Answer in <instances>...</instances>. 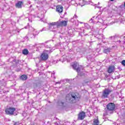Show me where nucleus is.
I'll return each instance as SVG.
<instances>
[{"label":"nucleus","instance_id":"nucleus-1","mask_svg":"<svg viewBox=\"0 0 125 125\" xmlns=\"http://www.w3.org/2000/svg\"><path fill=\"white\" fill-rule=\"evenodd\" d=\"M80 99L79 94L77 93H73L66 96V100L69 103H76Z\"/></svg>","mask_w":125,"mask_h":125},{"label":"nucleus","instance_id":"nucleus-2","mask_svg":"<svg viewBox=\"0 0 125 125\" xmlns=\"http://www.w3.org/2000/svg\"><path fill=\"white\" fill-rule=\"evenodd\" d=\"M50 52H52V51L51 50H46L43 51L42 54L41 56V58L43 61L47 60L48 59V54L50 53Z\"/></svg>","mask_w":125,"mask_h":125},{"label":"nucleus","instance_id":"nucleus-3","mask_svg":"<svg viewBox=\"0 0 125 125\" xmlns=\"http://www.w3.org/2000/svg\"><path fill=\"white\" fill-rule=\"evenodd\" d=\"M57 21L49 23V30L52 32H55V29L58 28Z\"/></svg>","mask_w":125,"mask_h":125},{"label":"nucleus","instance_id":"nucleus-4","mask_svg":"<svg viewBox=\"0 0 125 125\" xmlns=\"http://www.w3.org/2000/svg\"><path fill=\"white\" fill-rule=\"evenodd\" d=\"M110 93H111V90L108 88H105L103 92V98H108Z\"/></svg>","mask_w":125,"mask_h":125},{"label":"nucleus","instance_id":"nucleus-5","mask_svg":"<svg viewBox=\"0 0 125 125\" xmlns=\"http://www.w3.org/2000/svg\"><path fill=\"white\" fill-rule=\"evenodd\" d=\"M16 110V108L14 107H9L5 109V112L7 115H12L14 114V112Z\"/></svg>","mask_w":125,"mask_h":125},{"label":"nucleus","instance_id":"nucleus-6","mask_svg":"<svg viewBox=\"0 0 125 125\" xmlns=\"http://www.w3.org/2000/svg\"><path fill=\"white\" fill-rule=\"evenodd\" d=\"M115 107L116 106L115 105V104H114V103H110L107 105V108L109 111H113L115 110Z\"/></svg>","mask_w":125,"mask_h":125},{"label":"nucleus","instance_id":"nucleus-7","mask_svg":"<svg viewBox=\"0 0 125 125\" xmlns=\"http://www.w3.org/2000/svg\"><path fill=\"white\" fill-rule=\"evenodd\" d=\"M67 22L68 21H57V23L58 24V27H62V26H67Z\"/></svg>","mask_w":125,"mask_h":125},{"label":"nucleus","instance_id":"nucleus-8","mask_svg":"<svg viewBox=\"0 0 125 125\" xmlns=\"http://www.w3.org/2000/svg\"><path fill=\"white\" fill-rule=\"evenodd\" d=\"M72 67L74 70H76V72H77V73H79L80 71H81L80 69V65H79V63H78L77 62L74 63L72 65Z\"/></svg>","mask_w":125,"mask_h":125},{"label":"nucleus","instance_id":"nucleus-9","mask_svg":"<svg viewBox=\"0 0 125 125\" xmlns=\"http://www.w3.org/2000/svg\"><path fill=\"white\" fill-rule=\"evenodd\" d=\"M85 118V113L83 111L80 112L78 115V120H83Z\"/></svg>","mask_w":125,"mask_h":125},{"label":"nucleus","instance_id":"nucleus-10","mask_svg":"<svg viewBox=\"0 0 125 125\" xmlns=\"http://www.w3.org/2000/svg\"><path fill=\"white\" fill-rule=\"evenodd\" d=\"M23 5V1H18L17 3H16V8H22V6Z\"/></svg>","mask_w":125,"mask_h":125},{"label":"nucleus","instance_id":"nucleus-11","mask_svg":"<svg viewBox=\"0 0 125 125\" xmlns=\"http://www.w3.org/2000/svg\"><path fill=\"white\" fill-rule=\"evenodd\" d=\"M56 9L57 12H59V13H62V12H63V7L61 5L57 6Z\"/></svg>","mask_w":125,"mask_h":125},{"label":"nucleus","instance_id":"nucleus-12","mask_svg":"<svg viewBox=\"0 0 125 125\" xmlns=\"http://www.w3.org/2000/svg\"><path fill=\"white\" fill-rule=\"evenodd\" d=\"M114 71H115V66L112 65L109 66L107 70L108 73L111 74V73H113Z\"/></svg>","mask_w":125,"mask_h":125},{"label":"nucleus","instance_id":"nucleus-13","mask_svg":"<svg viewBox=\"0 0 125 125\" xmlns=\"http://www.w3.org/2000/svg\"><path fill=\"white\" fill-rule=\"evenodd\" d=\"M76 3L81 6H83V5H84V1L83 0H77Z\"/></svg>","mask_w":125,"mask_h":125},{"label":"nucleus","instance_id":"nucleus-14","mask_svg":"<svg viewBox=\"0 0 125 125\" xmlns=\"http://www.w3.org/2000/svg\"><path fill=\"white\" fill-rule=\"evenodd\" d=\"M110 51H111V49L110 48H105L104 49V53H106V54L110 53Z\"/></svg>","mask_w":125,"mask_h":125},{"label":"nucleus","instance_id":"nucleus-15","mask_svg":"<svg viewBox=\"0 0 125 125\" xmlns=\"http://www.w3.org/2000/svg\"><path fill=\"white\" fill-rule=\"evenodd\" d=\"M93 125H99V120H98V118H97V119H94Z\"/></svg>","mask_w":125,"mask_h":125},{"label":"nucleus","instance_id":"nucleus-16","mask_svg":"<svg viewBox=\"0 0 125 125\" xmlns=\"http://www.w3.org/2000/svg\"><path fill=\"white\" fill-rule=\"evenodd\" d=\"M39 32L37 31L36 30H34L33 32V35L32 36H31V38H35L36 36H37V35H39Z\"/></svg>","mask_w":125,"mask_h":125},{"label":"nucleus","instance_id":"nucleus-17","mask_svg":"<svg viewBox=\"0 0 125 125\" xmlns=\"http://www.w3.org/2000/svg\"><path fill=\"white\" fill-rule=\"evenodd\" d=\"M28 79V76L27 75H23L21 77V79L22 81H26Z\"/></svg>","mask_w":125,"mask_h":125},{"label":"nucleus","instance_id":"nucleus-18","mask_svg":"<svg viewBox=\"0 0 125 125\" xmlns=\"http://www.w3.org/2000/svg\"><path fill=\"white\" fill-rule=\"evenodd\" d=\"M28 53H29V51H28V49H24L23 50L22 54H23L24 55H27Z\"/></svg>","mask_w":125,"mask_h":125},{"label":"nucleus","instance_id":"nucleus-19","mask_svg":"<svg viewBox=\"0 0 125 125\" xmlns=\"http://www.w3.org/2000/svg\"><path fill=\"white\" fill-rule=\"evenodd\" d=\"M120 8L121 10H122V11H123L124 12H125V2L124 5H121L120 6Z\"/></svg>","mask_w":125,"mask_h":125},{"label":"nucleus","instance_id":"nucleus-20","mask_svg":"<svg viewBox=\"0 0 125 125\" xmlns=\"http://www.w3.org/2000/svg\"><path fill=\"white\" fill-rule=\"evenodd\" d=\"M122 65L125 66V60H124L121 62Z\"/></svg>","mask_w":125,"mask_h":125},{"label":"nucleus","instance_id":"nucleus-21","mask_svg":"<svg viewBox=\"0 0 125 125\" xmlns=\"http://www.w3.org/2000/svg\"><path fill=\"white\" fill-rule=\"evenodd\" d=\"M42 31H46V29L45 28H43L40 31L42 32Z\"/></svg>","mask_w":125,"mask_h":125},{"label":"nucleus","instance_id":"nucleus-22","mask_svg":"<svg viewBox=\"0 0 125 125\" xmlns=\"http://www.w3.org/2000/svg\"><path fill=\"white\" fill-rule=\"evenodd\" d=\"M60 38L61 39H63V34L60 35Z\"/></svg>","mask_w":125,"mask_h":125},{"label":"nucleus","instance_id":"nucleus-23","mask_svg":"<svg viewBox=\"0 0 125 125\" xmlns=\"http://www.w3.org/2000/svg\"><path fill=\"white\" fill-rule=\"evenodd\" d=\"M114 22H111V23H107V24H106V25H113V24H114Z\"/></svg>","mask_w":125,"mask_h":125},{"label":"nucleus","instance_id":"nucleus-24","mask_svg":"<svg viewBox=\"0 0 125 125\" xmlns=\"http://www.w3.org/2000/svg\"><path fill=\"white\" fill-rule=\"evenodd\" d=\"M113 39H115V37H109V40H113Z\"/></svg>","mask_w":125,"mask_h":125},{"label":"nucleus","instance_id":"nucleus-25","mask_svg":"<svg viewBox=\"0 0 125 125\" xmlns=\"http://www.w3.org/2000/svg\"><path fill=\"white\" fill-rule=\"evenodd\" d=\"M73 18H76V19L78 18V16L74 15Z\"/></svg>","mask_w":125,"mask_h":125},{"label":"nucleus","instance_id":"nucleus-26","mask_svg":"<svg viewBox=\"0 0 125 125\" xmlns=\"http://www.w3.org/2000/svg\"><path fill=\"white\" fill-rule=\"evenodd\" d=\"M14 125H19V123H18V122H16V123H15V124H14Z\"/></svg>","mask_w":125,"mask_h":125},{"label":"nucleus","instance_id":"nucleus-27","mask_svg":"<svg viewBox=\"0 0 125 125\" xmlns=\"http://www.w3.org/2000/svg\"><path fill=\"white\" fill-rule=\"evenodd\" d=\"M119 21H120V20H117L116 21H115V23H118V22H119Z\"/></svg>","mask_w":125,"mask_h":125},{"label":"nucleus","instance_id":"nucleus-28","mask_svg":"<svg viewBox=\"0 0 125 125\" xmlns=\"http://www.w3.org/2000/svg\"><path fill=\"white\" fill-rule=\"evenodd\" d=\"M48 44H47L46 47H49V48H50V47H51L50 46H48Z\"/></svg>","mask_w":125,"mask_h":125},{"label":"nucleus","instance_id":"nucleus-29","mask_svg":"<svg viewBox=\"0 0 125 125\" xmlns=\"http://www.w3.org/2000/svg\"><path fill=\"white\" fill-rule=\"evenodd\" d=\"M106 9H107V8H106V7L104 8V9H103L104 11H106Z\"/></svg>","mask_w":125,"mask_h":125},{"label":"nucleus","instance_id":"nucleus-30","mask_svg":"<svg viewBox=\"0 0 125 125\" xmlns=\"http://www.w3.org/2000/svg\"><path fill=\"white\" fill-rule=\"evenodd\" d=\"M92 21V22H93V19H91V20H90V21Z\"/></svg>","mask_w":125,"mask_h":125},{"label":"nucleus","instance_id":"nucleus-31","mask_svg":"<svg viewBox=\"0 0 125 125\" xmlns=\"http://www.w3.org/2000/svg\"><path fill=\"white\" fill-rule=\"evenodd\" d=\"M121 39H123V38H125V36H122V37H121Z\"/></svg>","mask_w":125,"mask_h":125},{"label":"nucleus","instance_id":"nucleus-32","mask_svg":"<svg viewBox=\"0 0 125 125\" xmlns=\"http://www.w3.org/2000/svg\"><path fill=\"white\" fill-rule=\"evenodd\" d=\"M37 44H35V45H33V46L36 47L37 46Z\"/></svg>","mask_w":125,"mask_h":125},{"label":"nucleus","instance_id":"nucleus-33","mask_svg":"<svg viewBox=\"0 0 125 125\" xmlns=\"http://www.w3.org/2000/svg\"><path fill=\"white\" fill-rule=\"evenodd\" d=\"M87 82H84V83H87Z\"/></svg>","mask_w":125,"mask_h":125},{"label":"nucleus","instance_id":"nucleus-34","mask_svg":"<svg viewBox=\"0 0 125 125\" xmlns=\"http://www.w3.org/2000/svg\"><path fill=\"white\" fill-rule=\"evenodd\" d=\"M56 83H60V82H57Z\"/></svg>","mask_w":125,"mask_h":125},{"label":"nucleus","instance_id":"nucleus-35","mask_svg":"<svg viewBox=\"0 0 125 125\" xmlns=\"http://www.w3.org/2000/svg\"><path fill=\"white\" fill-rule=\"evenodd\" d=\"M18 33H19L20 31L19 30L17 31Z\"/></svg>","mask_w":125,"mask_h":125},{"label":"nucleus","instance_id":"nucleus-36","mask_svg":"<svg viewBox=\"0 0 125 125\" xmlns=\"http://www.w3.org/2000/svg\"><path fill=\"white\" fill-rule=\"evenodd\" d=\"M73 18H72V19H71V21H73Z\"/></svg>","mask_w":125,"mask_h":125},{"label":"nucleus","instance_id":"nucleus-37","mask_svg":"<svg viewBox=\"0 0 125 125\" xmlns=\"http://www.w3.org/2000/svg\"><path fill=\"white\" fill-rule=\"evenodd\" d=\"M83 34H84V30H83Z\"/></svg>","mask_w":125,"mask_h":125},{"label":"nucleus","instance_id":"nucleus-38","mask_svg":"<svg viewBox=\"0 0 125 125\" xmlns=\"http://www.w3.org/2000/svg\"><path fill=\"white\" fill-rule=\"evenodd\" d=\"M84 36H87V34H84Z\"/></svg>","mask_w":125,"mask_h":125},{"label":"nucleus","instance_id":"nucleus-39","mask_svg":"<svg viewBox=\"0 0 125 125\" xmlns=\"http://www.w3.org/2000/svg\"><path fill=\"white\" fill-rule=\"evenodd\" d=\"M114 0H110L111 1H113Z\"/></svg>","mask_w":125,"mask_h":125},{"label":"nucleus","instance_id":"nucleus-40","mask_svg":"<svg viewBox=\"0 0 125 125\" xmlns=\"http://www.w3.org/2000/svg\"><path fill=\"white\" fill-rule=\"evenodd\" d=\"M96 19H97V17H96Z\"/></svg>","mask_w":125,"mask_h":125},{"label":"nucleus","instance_id":"nucleus-41","mask_svg":"<svg viewBox=\"0 0 125 125\" xmlns=\"http://www.w3.org/2000/svg\"><path fill=\"white\" fill-rule=\"evenodd\" d=\"M95 18V17H93V18Z\"/></svg>","mask_w":125,"mask_h":125},{"label":"nucleus","instance_id":"nucleus-42","mask_svg":"<svg viewBox=\"0 0 125 125\" xmlns=\"http://www.w3.org/2000/svg\"><path fill=\"white\" fill-rule=\"evenodd\" d=\"M54 49H55V48H53V50H54Z\"/></svg>","mask_w":125,"mask_h":125},{"label":"nucleus","instance_id":"nucleus-43","mask_svg":"<svg viewBox=\"0 0 125 125\" xmlns=\"http://www.w3.org/2000/svg\"><path fill=\"white\" fill-rule=\"evenodd\" d=\"M62 104H63V103H62Z\"/></svg>","mask_w":125,"mask_h":125}]
</instances>
